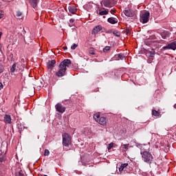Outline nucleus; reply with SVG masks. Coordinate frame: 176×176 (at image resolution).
<instances>
[{"label": "nucleus", "instance_id": "nucleus-1", "mask_svg": "<svg viewBox=\"0 0 176 176\" xmlns=\"http://www.w3.org/2000/svg\"><path fill=\"white\" fill-rule=\"evenodd\" d=\"M72 62L69 59H65L62 61L58 65V70L56 72V76L58 78H63V76H65L67 74V67H69L71 65Z\"/></svg>", "mask_w": 176, "mask_h": 176}, {"label": "nucleus", "instance_id": "nucleus-2", "mask_svg": "<svg viewBox=\"0 0 176 176\" xmlns=\"http://www.w3.org/2000/svg\"><path fill=\"white\" fill-rule=\"evenodd\" d=\"M141 155H142V160L145 163L151 164L152 162L153 161V156H152V154L149 151H141Z\"/></svg>", "mask_w": 176, "mask_h": 176}, {"label": "nucleus", "instance_id": "nucleus-3", "mask_svg": "<svg viewBox=\"0 0 176 176\" xmlns=\"http://www.w3.org/2000/svg\"><path fill=\"white\" fill-rule=\"evenodd\" d=\"M63 137V146H69L72 144V138L71 135L67 133H64L62 134Z\"/></svg>", "mask_w": 176, "mask_h": 176}, {"label": "nucleus", "instance_id": "nucleus-4", "mask_svg": "<svg viewBox=\"0 0 176 176\" xmlns=\"http://www.w3.org/2000/svg\"><path fill=\"white\" fill-rule=\"evenodd\" d=\"M94 119L97 122V123H99V124H101L102 126H105V124H107V122H108L107 118L100 117V114L98 113L94 116Z\"/></svg>", "mask_w": 176, "mask_h": 176}, {"label": "nucleus", "instance_id": "nucleus-5", "mask_svg": "<svg viewBox=\"0 0 176 176\" xmlns=\"http://www.w3.org/2000/svg\"><path fill=\"white\" fill-rule=\"evenodd\" d=\"M101 6L102 5L105 8H113V6H115L116 5V1L115 0H103L100 2Z\"/></svg>", "mask_w": 176, "mask_h": 176}, {"label": "nucleus", "instance_id": "nucleus-6", "mask_svg": "<svg viewBox=\"0 0 176 176\" xmlns=\"http://www.w3.org/2000/svg\"><path fill=\"white\" fill-rule=\"evenodd\" d=\"M151 16V13L149 12L146 11L142 14L140 16V21L143 24H146V23H148L149 21V17Z\"/></svg>", "mask_w": 176, "mask_h": 176}, {"label": "nucleus", "instance_id": "nucleus-7", "mask_svg": "<svg viewBox=\"0 0 176 176\" xmlns=\"http://www.w3.org/2000/svg\"><path fill=\"white\" fill-rule=\"evenodd\" d=\"M176 50V41L162 47V50Z\"/></svg>", "mask_w": 176, "mask_h": 176}, {"label": "nucleus", "instance_id": "nucleus-8", "mask_svg": "<svg viewBox=\"0 0 176 176\" xmlns=\"http://www.w3.org/2000/svg\"><path fill=\"white\" fill-rule=\"evenodd\" d=\"M55 109L57 112H59V113H64L65 112V109L67 108L61 104V103H57L55 105Z\"/></svg>", "mask_w": 176, "mask_h": 176}, {"label": "nucleus", "instance_id": "nucleus-9", "mask_svg": "<svg viewBox=\"0 0 176 176\" xmlns=\"http://www.w3.org/2000/svg\"><path fill=\"white\" fill-rule=\"evenodd\" d=\"M124 14L126 16V17H133L135 14V12L131 9H126L124 10Z\"/></svg>", "mask_w": 176, "mask_h": 176}, {"label": "nucleus", "instance_id": "nucleus-10", "mask_svg": "<svg viewBox=\"0 0 176 176\" xmlns=\"http://www.w3.org/2000/svg\"><path fill=\"white\" fill-rule=\"evenodd\" d=\"M54 65H56V60H49L47 63V68H48V69H53Z\"/></svg>", "mask_w": 176, "mask_h": 176}, {"label": "nucleus", "instance_id": "nucleus-11", "mask_svg": "<svg viewBox=\"0 0 176 176\" xmlns=\"http://www.w3.org/2000/svg\"><path fill=\"white\" fill-rule=\"evenodd\" d=\"M101 30H102V26L101 25H97L96 26L93 30H92V34L93 35H97L98 33L100 32V31H101Z\"/></svg>", "mask_w": 176, "mask_h": 176}, {"label": "nucleus", "instance_id": "nucleus-12", "mask_svg": "<svg viewBox=\"0 0 176 176\" xmlns=\"http://www.w3.org/2000/svg\"><path fill=\"white\" fill-rule=\"evenodd\" d=\"M160 35L162 38V39H167V38H170V35H171V33L168 31L164 30V32L160 33Z\"/></svg>", "mask_w": 176, "mask_h": 176}, {"label": "nucleus", "instance_id": "nucleus-13", "mask_svg": "<svg viewBox=\"0 0 176 176\" xmlns=\"http://www.w3.org/2000/svg\"><path fill=\"white\" fill-rule=\"evenodd\" d=\"M4 122L6 124H10L12 123V117L10 115L6 114L4 116Z\"/></svg>", "mask_w": 176, "mask_h": 176}, {"label": "nucleus", "instance_id": "nucleus-14", "mask_svg": "<svg viewBox=\"0 0 176 176\" xmlns=\"http://www.w3.org/2000/svg\"><path fill=\"white\" fill-rule=\"evenodd\" d=\"M97 13L100 14V16H106V14H108V13H109V10L105 9L104 10L102 11L99 9Z\"/></svg>", "mask_w": 176, "mask_h": 176}, {"label": "nucleus", "instance_id": "nucleus-15", "mask_svg": "<svg viewBox=\"0 0 176 176\" xmlns=\"http://www.w3.org/2000/svg\"><path fill=\"white\" fill-rule=\"evenodd\" d=\"M68 10L69 13H72V14H75L76 13L78 9H76V7L75 6H69L68 7Z\"/></svg>", "mask_w": 176, "mask_h": 176}, {"label": "nucleus", "instance_id": "nucleus-16", "mask_svg": "<svg viewBox=\"0 0 176 176\" xmlns=\"http://www.w3.org/2000/svg\"><path fill=\"white\" fill-rule=\"evenodd\" d=\"M107 21L110 24H116L118 23V19L114 17H110L108 18Z\"/></svg>", "mask_w": 176, "mask_h": 176}, {"label": "nucleus", "instance_id": "nucleus-17", "mask_svg": "<svg viewBox=\"0 0 176 176\" xmlns=\"http://www.w3.org/2000/svg\"><path fill=\"white\" fill-rule=\"evenodd\" d=\"M29 2L34 9L38 6V0H29Z\"/></svg>", "mask_w": 176, "mask_h": 176}, {"label": "nucleus", "instance_id": "nucleus-18", "mask_svg": "<svg viewBox=\"0 0 176 176\" xmlns=\"http://www.w3.org/2000/svg\"><path fill=\"white\" fill-rule=\"evenodd\" d=\"M16 65H17V63H14L12 65V67L10 69V71L11 74H14V72H16Z\"/></svg>", "mask_w": 176, "mask_h": 176}, {"label": "nucleus", "instance_id": "nucleus-19", "mask_svg": "<svg viewBox=\"0 0 176 176\" xmlns=\"http://www.w3.org/2000/svg\"><path fill=\"white\" fill-rule=\"evenodd\" d=\"M6 161V156L3 154H0V163H3Z\"/></svg>", "mask_w": 176, "mask_h": 176}, {"label": "nucleus", "instance_id": "nucleus-20", "mask_svg": "<svg viewBox=\"0 0 176 176\" xmlns=\"http://www.w3.org/2000/svg\"><path fill=\"white\" fill-rule=\"evenodd\" d=\"M69 27H74L75 25V19H71L68 22Z\"/></svg>", "mask_w": 176, "mask_h": 176}, {"label": "nucleus", "instance_id": "nucleus-21", "mask_svg": "<svg viewBox=\"0 0 176 176\" xmlns=\"http://www.w3.org/2000/svg\"><path fill=\"white\" fill-rule=\"evenodd\" d=\"M152 115L153 116H160V113L155 109L152 110Z\"/></svg>", "mask_w": 176, "mask_h": 176}, {"label": "nucleus", "instance_id": "nucleus-22", "mask_svg": "<svg viewBox=\"0 0 176 176\" xmlns=\"http://www.w3.org/2000/svg\"><path fill=\"white\" fill-rule=\"evenodd\" d=\"M89 54H92V56H94V54H96V52H94V48L90 47L89 49Z\"/></svg>", "mask_w": 176, "mask_h": 176}, {"label": "nucleus", "instance_id": "nucleus-23", "mask_svg": "<svg viewBox=\"0 0 176 176\" xmlns=\"http://www.w3.org/2000/svg\"><path fill=\"white\" fill-rule=\"evenodd\" d=\"M155 52L154 51V50H151V51H149V57H155Z\"/></svg>", "mask_w": 176, "mask_h": 176}, {"label": "nucleus", "instance_id": "nucleus-24", "mask_svg": "<svg viewBox=\"0 0 176 176\" xmlns=\"http://www.w3.org/2000/svg\"><path fill=\"white\" fill-rule=\"evenodd\" d=\"M113 35H115V36H120V32H119V31H117V30H114L113 32Z\"/></svg>", "mask_w": 176, "mask_h": 176}, {"label": "nucleus", "instance_id": "nucleus-25", "mask_svg": "<svg viewBox=\"0 0 176 176\" xmlns=\"http://www.w3.org/2000/svg\"><path fill=\"white\" fill-rule=\"evenodd\" d=\"M16 127L19 130V133H21V131H23V126H21V124H17Z\"/></svg>", "mask_w": 176, "mask_h": 176}, {"label": "nucleus", "instance_id": "nucleus-26", "mask_svg": "<svg viewBox=\"0 0 176 176\" xmlns=\"http://www.w3.org/2000/svg\"><path fill=\"white\" fill-rule=\"evenodd\" d=\"M111 50V47L106 46L104 48H103L104 53H107V52H109Z\"/></svg>", "mask_w": 176, "mask_h": 176}, {"label": "nucleus", "instance_id": "nucleus-27", "mask_svg": "<svg viewBox=\"0 0 176 176\" xmlns=\"http://www.w3.org/2000/svg\"><path fill=\"white\" fill-rule=\"evenodd\" d=\"M77 47H78V44L74 43V44L71 46V50H75V49H76Z\"/></svg>", "mask_w": 176, "mask_h": 176}, {"label": "nucleus", "instance_id": "nucleus-28", "mask_svg": "<svg viewBox=\"0 0 176 176\" xmlns=\"http://www.w3.org/2000/svg\"><path fill=\"white\" fill-rule=\"evenodd\" d=\"M124 57H125L124 54H118V58H120V60H124Z\"/></svg>", "mask_w": 176, "mask_h": 176}, {"label": "nucleus", "instance_id": "nucleus-29", "mask_svg": "<svg viewBox=\"0 0 176 176\" xmlns=\"http://www.w3.org/2000/svg\"><path fill=\"white\" fill-rule=\"evenodd\" d=\"M112 148H113V142H111V143L109 144V145H108L109 151H111V149H112Z\"/></svg>", "mask_w": 176, "mask_h": 176}, {"label": "nucleus", "instance_id": "nucleus-30", "mask_svg": "<svg viewBox=\"0 0 176 176\" xmlns=\"http://www.w3.org/2000/svg\"><path fill=\"white\" fill-rule=\"evenodd\" d=\"M50 153V151H49V150H47V149L45 150V153H44L45 156H49Z\"/></svg>", "mask_w": 176, "mask_h": 176}, {"label": "nucleus", "instance_id": "nucleus-31", "mask_svg": "<svg viewBox=\"0 0 176 176\" xmlns=\"http://www.w3.org/2000/svg\"><path fill=\"white\" fill-rule=\"evenodd\" d=\"M15 176H25V175H24L23 173L21 172H18L15 173Z\"/></svg>", "mask_w": 176, "mask_h": 176}, {"label": "nucleus", "instance_id": "nucleus-32", "mask_svg": "<svg viewBox=\"0 0 176 176\" xmlns=\"http://www.w3.org/2000/svg\"><path fill=\"white\" fill-rule=\"evenodd\" d=\"M22 15H23V13L21 12H20V11L16 12V16L17 17H21V16H22Z\"/></svg>", "mask_w": 176, "mask_h": 176}, {"label": "nucleus", "instance_id": "nucleus-33", "mask_svg": "<svg viewBox=\"0 0 176 176\" xmlns=\"http://www.w3.org/2000/svg\"><path fill=\"white\" fill-rule=\"evenodd\" d=\"M127 166H129L128 163L121 164V166H122L124 170H126V167H127Z\"/></svg>", "mask_w": 176, "mask_h": 176}, {"label": "nucleus", "instance_id": "nucleus-34", "mask_svg": "<svg viewBox=\"0 0 176 176\" xmlns=\"http://www.w3.org/2000/svg\"><path fill=\"white\" fill-rule=\"evenodd\" d=\"M5 71L3 66H0V74H2Z\"/></svg>", "mask_w": 176, "mask_h": 176}, {"label": "nucleus", "instance_id": "nucleus-35", "mask_svg": "<svg viewBox=\"0 0 176 176\" xmlns=\"http://www.w3.org/2000/svg\"><path fill=\"white\" fill-rule=\"evenodd\" d=\"M130 146L129 144H123V147L124 148V149H129V146Z\"/></svg>", "mask_w": 176, "mask_h": 176}, {"label": "nucleus", "instance_id": "nucleus-36", "mask_svg": "<svg viewBox=\"0 0 176 176\" xmlns=\"http://www.w3.org/2000/svg\"><path fill=\"white\" fill-rule=\"evenodd\" d=\"M119 171H120V173L124 172V169L123 168V167L122 166H120V167L119 168Z\"/></svg>", "mask_w": 176, "mask_h": 176}, {"label": "nucleus", "instance_id": "nucleus-37", "mask_svg": "<svg viewBox=\"0 0 176 176\" xmlns=\"http://www.w3.org/2000/svg\"><path fill=\"white\" fill-rule=\"evenodd\" d=\"M3 17V11L0 10V19H2Z\"/></svg>", "mask_w": 176, "mask_h": 176}, {"label": "nucleus", "instance_id": "nucleus-38", "mask_svg": "<svg viewBox=\"0 0 176 176\" xmlns=\"http://www.w3.org/2000/svg\"><path fill=\"white\" fill-rule=\"evenodd\" d=\"M130 32H131L130 29L126 28V33L127 34H130Z\"/></svg>", "mask_w": 176, "mask_h": 176}, {"label": "nucleus", "instance_id": "nucleus-39", "mask_svg": "<svg viewBox=\"0 0 176 176\" xmlns=\"http://www.w3.org/2000/svg\"><path fill=\"white\" fill-rule=\"evenodd\" d=\"M3 88V85L2 84V82H0V90H2Z\"/></svg>", "mask_w": 176, "mask_h": 176}, {"label": "nucleus", "instance_id": "nucleus-40", "mask_svg": "<svg viewBox=\"0 0 176 176\" xmlns=\"http://www.w3.org/2000/svg\"><path fill=\"white\" fill-rule=\"evenodd\" d=\"M110 12H111V14H113V13H116V10H111Z\"/></svg>", "mask_w": 176, "mask_h": 176}, {"label": "nucleus", "instance_id": "nucleus-41", "mask_svg": "<svg viewBox=\"0 0 176 176\" xmlns=\"http://www.w3.org/2000/svg\"><path fill=\"white\" fill-rule=\"evenodd\" d=\"M67 49H68V47H67V46H64V47H63V50H67Z\"/></svg>", "mask_w": 176, "mask_h": 176}, {"label": "nucleus", "instance_id": "nucleus-42", "mask_svg": "<svg viewBox=\"0 0 176 176\" xmlns=\"http://www.w3.org/2000/svg\"><path fill=\"white\" fill-rule=\"evenodd\" d=\"M2 6V2L0 1V8Z\"/></svg>", "mask_w": 176, "mask_h": 176}, {"label": "nucleus", "instance_id": "nucleus-43", "mask_svg": "<svg viewBox=\"0 0 176 176\" xmlns=\"http://www.w3.org/2000/svg\"><path fill=\"white\" fill-rule=\"evenodd\" d=\"M174 108H175V109H176V104L174 105Z\"/></svg>", "mask_w": 176, "mask_h": 176}, {"label": "nucleus", "instance_id": "nucleus-44", "mask_svg": "<svg viewBox=\"0 0 176 176\" xmlns=\"http://www.w3.org/2000/svg\"><path fill=\"white\" fill-rule=\"evenodd\" d=\"M102 9H103V10H104V9H105V8H102Z\"/></svg>", "mask_w": 176, "mask_h": 176}]
</instances>
